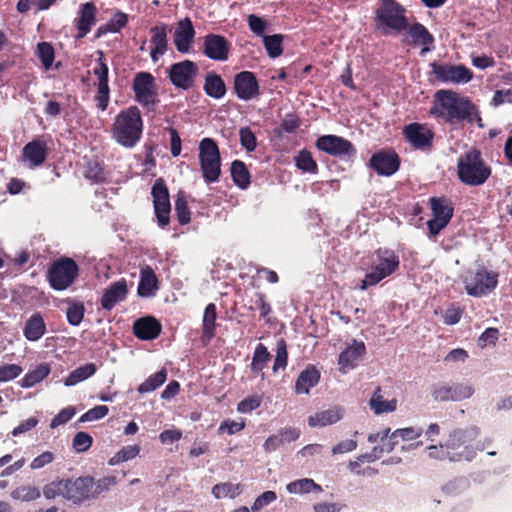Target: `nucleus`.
<instances>
[{"instance_id":"nucleus-1","label":"nucleus","mask_w":512,"mask_h":512,"mask_svg":"<svg viewBox=\"0 0 512 512\" xmlns=\"http://www.w3.org/2000/svg\"><path fill=\"white\" fill-rule=\"evenodd\" d=\"M479 435L480 429L474 425L450 431L445 441V446L448 448V460L471 462L478 451L485 450V443H491L490 439H486L484 442L477 441Z\"/></svg>"},{"instance_id":"nucleus-2","label":"nucleus","mask_w":512,"mask_h":512,"mask_svg":"<svg viewBox=\"0 0 512 512\" xmlns=\"http://www.w3.org/2000/svg\"><path fill=\"white\" fill-rule=\"evenodd\" d=\"M435 99L438 105L431 109V114L450 125L471 121V115L477 112L476 106L468 97H459L452 90L437 91Z\"/></svg>"},{"instance_id":"nucleus-3","label":"nucleus","mask_w":512,"mask_h":512,"mask_svg":"<svg viewBox=\"0 0 512 512\" xmlns=\"http://www.w3.org/2000/svg\"><path fill=\"white\" fill-rule=\"evenodd\" d=\"M143 119L137 106L121 110L115 117L111 133L113 139L125 148H133L143 133Z\"/></svg>"},{"instance_id":"nucleus-4","label":"nucleus","mask_w":512,"mask_h":512,"mask_svg":"<svg viewBox=\"0 0 512 512\" xmlns=\"http://www.w3.org/2000/svg\"><path fill=\"white\" fill-rule=\"evenodd\" d=\"M490 175L491 168L485 163L479 150L471 149L458 159L457 176L463 184L480 186Z\"/></svg>"},{"instance_id":"nucleus-5","label":"nucleus","mask_w":512,"mask_h":512,"mask_svg":"<svg viewBox=\"0 0 512 512\" xmlns=\"http://www.w3.org/2000/svg\"><path fill=\"white\" fill-rule=\"evenodd\" d=\"M405 13L406 9L396 0H380V5L375 10V29L382 35H388L391 31L399 33L406 30L408 19Z\"/></svg>"},{"instance_id":"nucleus-6","label":"nucleus","mask_w":512,"mask_h":512,"mask_svg":"<svg viewBox=\"0 0 512 512\" xmlns=\"http://www.w3.org/2000/svg\"><path fill=\"white\" fill-rule=\"evenodd\" d=\"M79 266L70 257L62 256L53 261L47 270V281L55 291H63L71 287L79 277Z\"/></svg>"},{"instance_id":"nucleus-7","label":"nucleus","mask_w":512,"mask_h":512,"mask_svg":"<svg viewBox=\"0 0 512 512\" xmlns=\"http://www.w3.org/2000/svg\"><path fill=\"white\" fill-rule=\"evenodd\" d=\"M199 161L203 178L206 183H214L221 175V156L216 141L204 138L199 144Z\"/></svg>"},{"instance_id":"nucleus-8","label":"nucleus","mask_w":512,"mask_h":512,"mask_svg":"<svg viewBox=\"0 0 512 512\" xmlns=\"http://www.w3.org/2000/svg\"><path fill=\"white\" fill-rule=\"evenodd\" d=\"M463 283L468 295L482 297L492 292L498 284V273L488 271L484 266L468 270Z\"/></svg>"},{"instance_id":"nucleus-9","label":"nucleus","mask_w":512,"mask_h":512,"mask_svg":"<svg viewBox=\"0 0 512 512\" xmlns=\"http://www.w3.org/2000/svg\"><path fill=\"white\" fill-rule=\"evenodd\" d=\"M135 101L148 111H154L159 103L154 76L149 72H139L132 82Z\"/></svg>"},{"instance_id":"nucleus-10","label":"nucleus","mask_w":512,"mask_h":512,"mask_svg":"<svg viewBox=\"0 0 512 512\" xmlns=\"http://www.w3.org/2000/svg\"><path fill=\"white\" fill-rule=\"evenodd\" d=\"M433 218L427 221L429 233L438 235L451 221L454 214L453 203L445 196L431 197L429 199Z\"/></svg>"},{"instance_id":"nucleus-11","label":"nucleus","mask_w":512,"mask_h":512,"mask_svg":"<svg viewBox=\"0 0 512 512\" xmlns=\"http://www.w3.org/2000/svg\"><path fill=\"white\" fill-rule=\"evenodd\" d=\"M315 146L318 150L342 160L352 159L357 154V150L351 141L333 134L318 137Z\"/></svg>"},{"instance_id":"nucleus-12","label":"nucleus","mask_w":512,"mask_h":512,"mask_svg":"<svg viewBox=\"0 0 512 512\" xmlns=\"http://www.w3.org/2000/svg\"><path fill=\"white\" fill-rule=\"evenodd\" d=\"M430 66L435 78L443 83L464 84L473 78V72L463 64H442L434 61Z\"/></svg>"},{"instance_id":"nucleus-13","label":"nucleus","mask_w":512,"mask_h":512,"mask_svg":"<svg viewBox=\"0 0 512 512\" xmlns=\"http://www.w3.org/2000/svg\"><path fill=\"white\" fill-rule=\"evenodd\" d=\"M169 79L178 89L189 90L194 86L198 75V66L191 60H183L170 66Z\"/></svg>"},{"instance_id":"nucleus-14","label":"nucleus","mask_w":512,"mask_h":512,"mask_svg":"<svg viewBox=\"0 0 512 512\" xmlns=\"http://www.w3.org/2000/svg\"><path fill=\"white\" fill-rule=\"evenodd\" d=\"M403 136L414 149L429 151L433 147L435 133L426 125L413 122L404 126Z\"/></svg>"},{"instance_id":"nucleus-15","label":"nucleus","mask_w":512,"mask_h":512,"mask_svg":"<svg viewBox=\"0 0 512 512\" xmlns=\"http://www.w3.org/2000/svg\"><path fill=\"white\" fill-rule=\"evenodd\" d=\"M233 90L237 98L243 101L258 98L261 94L259 82L251 71H241L234 76Z\"/></svg>"},{"instance_id":"nucleus-16","label":"nucleus","mask_w":512,"mask_h":512,"mask_svg":"<svg viewBox=\"0 0 512 512\" xmlns=\"http://www.w3.org/2000/svg\"><path fill=\"white\" fill-rule=\"evenodd\" d=\"M369 166L381 176H391L399 170L400 157L391 149H383L374 153Z\"/></svg>"},{"instance_id":"nucleus-17","label":"nucleus","mask_w":512,"mask_h":512,"mask_svg":"<svg viewBox=\"0 0 512 512\" xmlns=\"http://www.w3.org/2000/svg\"><path fill=\"white\" fill-rule=\"evenodd\" d=\"M474 393L471 385L455 383L453 385H436L432 390V397L437 402L462 401L470 398Z\"/></svg>"},{"instance_id":"nucleus-18","label":"nucleus","mask_w":512,"mask_h":512,"mask_svg":"<svg viewBox=\"0 0 512 512\" xmlns=\"http://www.w3.org/2000/svg\"><path fill=\"white\" fill-rule=\"evenodd\" d=\"M230 48V42L223 35L210 33L203 39V54L211 60L226 61Z\"/></svg>"},{"instance_id":"nucleus-19","label":"nucleus","mask_w":512,"mask_h":512,"mask_svg":"<svg viewBox=\"0 0 512 512\" xmlns=\"http://www.w3.org/2000/svg\"><path fill=\"white\" fill-rule=\"evenodd\" d=\"M68 500L74 504H80L84 501L94 499L93 496V477L82 476L76 479H67Z\"/></svg>"},{"instance_id":"nucleus-20","label":"nucleus","mask_w":512,"mask_h":512,"mask_svg":"<svg viewBox=\"0 0 512 512\" xmlns=\"http://www.w3.org/2000/svg\"><path fill=\"white\" fill-rule=\"evenodd\" d=\"M132 332L142 341L158 338L162 332V324L154 316H144L134 321Z\"/></svg>"},{"instance_id":"nucleus-21","label":"nucleus","mask_w":512,"mask_h":512,"mask_svg":"<svg viewBox=\"0 0 512 512\" xmlns=\"http://www.w3.org/2000/svg\"><path fill=\"white\" fill-rule=\"evenodd\" d=\"M97 8L94 3L86 2L80 6L77 17L74 19V26L77 29L76 39H83L96 23Z\"/></svg>"},{"instance_id":"nucleus-22","label":"nucleus","mask_w":512,"mask_h":512,"mask_svg":"<svg viewBox=\"0 0 512 512\" xmlns=\"http://www.w3.org/2000/svg\"><path fill=\"white\" fill-rule=\"evenodd\" d=\"M195 29L189 17H185L178 21L174 32V45L178 52L187 53L194 41Z\"/></svg>"},{"instance_id":"nucleus-23","label":"nucleus","mask_w":512,"mask_h":512,"mask_svg":"<svg viewBox=\"0 0 512 512\" xmlns=\"http://www.w3.org/2000/svg\"><path fill=\"white\" fill-rule=\"evenodd\" d=\"M128 294V286L126 279L122 278L112 282L105 290L101 297L100 304L104 310H112L118 303L124 301Z\"/></svg>"},{"instance_id":"nucleus-24","label":"nucleus","mask_w":512,"mask_h":512,"mask_svg":"<svg viewBox=\"0 0 512 512\" xmlns=\"http://www.w3.org/2000/svg\"><path fill=\"white\" fill-rule=\"evenodd\" d=\"M168 26L164 23L155 25L150 28V57L154 63H157L159 59L166 54L168 51V38H167Z\"/></svg>"},{"instance_id":"nucleus-25","label":"nucleus","mask_w":512,"mask_h":512,"mask_svg":"<svg viewBox=\"0 0 512 512\" xmlns=\"http://www.w3.org/2000/svg\"><path fill=\"white\" fill-rule=\"evenodd\" d=\"M365 352L366 346L364 342L354 340L350 346L339 354L338 364L340 371L346 373L348 370L354 369Z\"/></svg>"},{"instance_id":"nucleus-26","label":"nucleus","mask_w":512,"mask_h":512,"mask_svg":"<svg viewBox=\"0 0 512 512\" xmlns=\"http://www.w3.org/2000/svg\"><path fill=\"white\" fill-rule=\"evenodd\" d=\"M48 155L46 143L41 139H34L28 142L22 150V156L25 161L29 162L30 167H38L42 165Z\"/></svg>"},{"instance_id":"nucleus-27","label":"nucleus","mask_w":512,"mask_h":512,"mask_svg":"<svg viewBox=\"0 0 512 512\" xmlns=\"http://www.w3.org/2000/svg\"><path fill=\"white\" fill-rule=\"evenodd\" d=\"M320 381V371L314 365H307L306 368L300 372L296 383V394H309L312 387L316 386Z\"/></svg>"},{"instance_id":"nucleus-28","label":"nucleus","mask_w":512,"mask_h":512,"mask_svg":"<svg viewBox=\"0 0 512 512\" xmlns=\"http://www.w3.org/2000/svg\"><path fill=\"white\" fill-rule=\"evenodd\" d=\"M217 308L214 303H209L203 314L202 335L200 337L204 346H207L216 334Z\"/></svg>"},{"instance_id":"nucleus-29","label":"nucleus","mask_w":512,"mask_h":512,"mask_svg":"<svg viewBox=\"0 0 512 512\" xmlns=\"http://www.w3.org/2000/svg\"><path fill=\"white\" fill-rule=\"evenodd\" d=\"M46 333V323L40 312L33 313L23 327L24 337L31 342L38 341Z\"/></svg>"},{"instance_id":"nucleus-30","label":"nucleus","mask_w":512,"mask_h":512,"mask_svg":"<svg viewBox=\"0 0 512 512\" xmlns=\"http://www.w3.org/2000/svg\"><path fill=\"white\" fill-rule=\"evenodd\" d=\"M158 290V279L150 266L141 269L137 294L140 297L148 298L154 296Z\"/></svg>"},{"instance_id":"nucleus-31","label":"nucleus","mask_w":512,"mask_h":512,"mask_svg":"<svg viewBox=\"0 0 512 512\" xmlns=\"http://www.w3.org/2000/svg\"><path fill=\"white\" fill-rule=\"evenodd\" d=\"M343 417V409L334 407L328 410H323L308 417V425L310 427H325L340 421Z\"/></svg>"},{"instance_id":"nucleus-32","label":"nucleus","mask_w":512,"mask_h":512,"mask_svg":"<svg viewBox=\"0 0 512 512\" xmlns=\"http://www.w3.org/2000/svg\"><path fill=\"white\" fill-rule=\"evenodd\" d=\"M203 90L207 96L214 99L223 98L227 92L224 80L216 72H208L206 74Z\"/></svg>"},{"instance_id":"nucleus-33","label":"nucleus","mask_w":512,"mask_h":512,"mask_svg":"<svg viewBox=\"0 0 512 512\" xmlns=\"http://www.w3.org/2000/svg\"><path fill=\"white\" fill-rule=\"evenodd\" d=\"M376 256L378 262L375 266L383 269L389 276L398 269L399 257L393 250L379 248L376 251Z\"/></svg>"},{"instance_id":"nucleus-34","label":"nucleus","mask_w":512,"mask_h":512,"mask_svg":"<svg viewBox=\"0 0 512 512\" xmlns=\"http://www.w3.org/2000/svg\"><path fill=\"white\" fill-rule=\"evenodd\" d=\"M249 311H259L260 319H263L267 324L272 323L271 314L272 307L267 301L266 295L262 292H256L249 300Z\"/></svg>"},{"instance_id":"nucleus-35","label":"nucleus","mask_w":512,"mask_h":512,"mask_svg":"<svg viewBox=\"0 0 512 512\" xmlns=\"http://www.w3.org/2000/svg\"><path fill=\"white\" fill-rule=\"evenodd\" d=\"M51 372L49 363H40L34 369L29 370L20 381L22 388H31L43 381Z\"/></svg>"},{"instance_id":"nucleus-36","label":"nucleus","mask_w":512,"mask_h":512,"mask_svg":"<svg viewBox=\"0 0 512 512\" xmlns=\"http://www.w3.org/2000/svg\"><path fill=\"white\" fill-rule=\"evenodd\" d=\"M270 360L271 354L267 347L262 343L257 344L250 364L251 371L254 374H261V378L264 379L265 374L263 369L267 366Z\"/></svg>"},{"instance_id":"nucleus-37","label":"nucleus","mask_w":512,"mask_h":512,"mask_svg":"<svg viewBox=\"0 0 512 512\" xmlns=\"http://www.w3.org/2000/svg\"><path fill=\"white\" fill-rule=\"evenodd\" d=\"M230 170L232 180L238 188L245 190L250 186L251 175L243 161L234 160Z\"/></svg>"},{"instance_id":"nucleus-38","label":"nucleus","mask_w":512,"mask_h":512,"mask_svg":"<svg viewBox=\"0 0 512 512\" xmlns=\"http://www.w3.org/2000/svg\"><path fill=\"white\" fill-rule=\"evenodd\" d=\"M83 173L92 183H102L106 180L103 164L96 158H85Z\"/></svg>"},{"instance_id":"nucleus-39","label":"nucleus","mask_w":512,"mask_h":512,"mask_svg":"<svg viewBox=\"0 0 512 512\" xmlns=\"http://www.w3.org/2000/svg\"><path fill=\"white\" fill-rule=\"evenodd\" d=\"M406 30H408V35L411 37L414 45L428 46L434 43L433 35L420 23L408 24Z\"/></svg>"},{"instance_id":"nucleus-40","label":"nucleus","mask_w":512,"mask_h":512,"mask_svg":"<svg viewBox=\"0 0 512 512\" xmlns=\"http://www.w3.org/2000/svg\"><path fill=\"white\" fill-rule=\"evenodd\" d=\"M97 371V367L94 363H86L83 366H80L69 373V375L64 379L65 386H74L91 376H93Z\"/></svg>"},{"instance_id":"nucleus-41","label":"nucleus","mask_w":512,"mask_h":512,"mask_svg":"<svg viewBox=\"0 0 512 512\" xmlns=\"http://www.w3.org/2000/svg\"><path fill=\"white\" fill-rule=\"evenodd\" d=\"M175 213L180 225H187L191 221V211L188 206V197L182 190L175 195Z\"/></svg>"},{"instance_id":"nucleus-42","label":"nucleus","mask_w":512,"mask_h":512,"mask_svg":"<svg viewBox=\"0 0 512 512\" xmlns=\"http://www.w3.org/2000/svg\"><path fill=\"white\" fill-rule=\"evenodd\" d=\"M369 405L374 413L379 415L395 411L397 407V400L392 399L390 401H385L381 395V388L377 387L369 401Z\"/></svg>"},{"instance_id":"nucleus-43","label":"nucleus","mask_w":512,"mask_h":512,"mask_svg":"<svg viewBox=\"0 0 512 512\" xmlns=\"http://www.w3.org/2000/svg\"><path fill=\"white\" fill-rule=\"evenodd\" d=\"M422 434L423 429L420 427H406L397 429L390 436V441L387 444L386 452L390 453L394 450V447L397 444V441H395L397 437L401 438L404 441H409L419 438Z\"/></svg>"},{"instance_id":"nucleus-44","label":"nucleus","mask_w":512,"mask_h":512,"mask_svg":"<svg viewBox=\"0 0 512 512\" xmlns=\"http://www.w3.org/2000/svg\"><path fill=\"white\" fill-rule=\"evenodd\" d=\"M286 489L291 494L321 493L323 491L322 487L310 478L292 481L287 485Z\"/></svg>"},{"instance_id":"nucleus-45","label":"nucleus","mask_w":512,"mask_h":512,"mask_svg":"<svg viewBox=\"0 0 512 512\" xmlns=\"http://www.w3.org/2000/svg\"><path fill=\"white\" fill-rule=\"evenodd\" d=\"M294 160L295 165L299 170L312 174H316L318 172V165L313 159L311 152L307 149L300 150L294 157Z\"/></svg>"},{"instance_id":"nucleus-46","label":"nucleus","mask_w":512,"mask_h":512,"mask_svg":"<svg viewBox=\"0 0 512 512\" xmlns=\"http://www.w3.org/2000/svg\"><path fill=\"white\" fill-rule=\"evenodd\" d=\"M167 379V371L165 369H161L153 375H150L143 383H141L137 391L140 394H145L148 392H152L159 388L161 385L165 383Z\"/></svg>"},{"instance_id":"nucleus-47","label":"nucleus","mask_w":512,"mask_h":512,"mask_svg":"<svg viewBox=\"0 0 512 512\" xmlns=\"http://www.w3.org/2000/svg\"><path fill=\"white\" fill-rule=\"evenodd\" d=\"M43 495L47 499H54L61 496L68 500V483L67 479H59L52 481L43 488Z\"/></svg>"},{"instance_id":"nucleus-48","label":"nucleus","mask_w":512,"mask_h":512,"mask_svg":"<svg viewBox=\"0 0 512 512\" xmlns=\"http://www.w3.org/2000/svg\"><path fill=\"white\" fill-rule=\"evenodd\" d=\"M98 58L96 67L93 68V74L98 79L97 86H109V68L106 63L105 54L102 50L97 51Z\"/></svg>"},{"instance_id":"nucleus-49","label":"nucleus","mask_w":512,"mask_h":512,"mask_svg":"<svg viewBox=\"0 0 512 512\" xmlns=\"http://www.w3.org/2000/svg\"><path fill=\"white\" fill-rule=\"evenodd\" d=\"M264 47L270 58H277L283 53V36L281 34L267 35L263 37Z\"/></svg>"},{"instance_id":"nucleus-50","label":"nucleus","mask_w":512,"mask_h":512,"mask_svg":"<svg viewBox=\"0 0 512 512\" xmlns=\"http://www.w3.org/2000/svg\"><path fill=\"white\" fill-rule=\"evenodd\" d=\"M67 303H68V308L66 310L67 321L72 326H78L84 318V314H85L84 304L82 302H77V301H72V300L67 301Z\"/></svg>"},{"instance_id":"nucleus-51","label":"nucleus","mask_w":512,"mask_h":512,"mask_svg":"<svg viewBox=\"0 0 512 512\" xmlns=\"http://www.w3.org/2000/svg\"><path fill=\"white\" fill-rule=\"evenodd\" d=\"M37 55L43 65L48 70L51 68L55 59V51L51 43L40 42L37 45Z\"/></svg>"},{"instance_id":"nucleus-52","label":"nucleus","mask_w":512,"mask_h":512,"mask_svg":"<svg viewBox=\"0 0 512 512\" xmlns=\"http://www.w3.org/2000/svg\"><path fill=\"white\" fill-rule=\"evenodd\" d=\"M11 497L15 500L29 502L38 499L40 491L34 486H20L11 492Z\"/></svg>"},{"instance_id":"nucleus-53","label":"nucleus","mask_w":512,"mask_h":512,"mask_svg":"<svg viewBox=\"0 0 512 512\" xmlns=\"http://www.w3.org/2000/svg\"><path fill=\"white\" fill-rule=\"evenodd\" d=\"M154 213L157 219V223L159 227L165 228L170 223V213H171V203L168 202H159L157 204H153Z\"/></svg>"},{"instance_id":"nucleus-54","label":"nucleus","mask_w":512,"mask_h":512,"mask_svg":"<svg viewBox=\"0 0 512 512\" xmlns=\"http://www.w3.org/2000/svg\"><path fill=\"white\" fill-rule=\"evenodd\" d=\"M153 204L170 201L169 190L163 178H158L151 189Z\"/></svg>"},{"instance_id":"nucleus-55","label":"nucleus","mask_w":512,"mask_h":512,"mask_svg":"<svg viewBox=\"0 0 512 512\" xmlns=\"http://www.w3.org/2000/svg\"><path fill=\"white\" fill-rule=\"evenodd\" d=\"M288 364L287 345L284 339L277 342L276 355L273 364V371L277 372L279 369H285Z\"/></svg>"},{"instance_id":"nucleus-56","label":"nucleus","mask_w":512,"mask_h":512,"mask_svg":"<svg viewBox=\"0 0 512 512\" xmlns=\"http://www.w3.org/2000/svg\"><path fill=\"white\" fill-rule=\"evenodd\" d=\"M117 479L113 475L105 476L101 479L95 480L93 478V496L94 499L98 498L102 493L109 491L111 487L116 485Z\"/></svg>"},{"instance_id":"nucleus-57","label":"nucleus","mask_w":512,"mask_h":512,"mask_svg":"<svg viewBox=\"0 0 512 512\" xmlns=\"http://www.w3.org/2000/svg\"><path fill=\"white\" fill-rule=\"evenodd\" d=\"M388 276L389 275L385 273L383 269L374 266L372 270L365 275V278L361 282L360 288L365 290L368 286L376 285Z\"/></svg>"},{"instance_id":"nucleus-58","label":"nucleus","mask_w":512,"mask_h":512,"mask_svg":"<svg viewBox=\"0 0 512 512\" xmlns=\"http://www.w3.org/2000/svg\"><path fill=\"white\" fill-rule=\"evenodd\" d=\"M240 144L247 152H252L257 147V139L249 127H243L239 130Z\"/></svg>"},{"instance_id":"nucleus-59","label":"nucleus","mask_w":512,"mask_h":512,"mask_svg":"<svg viewBox=\"0 0 512 512\" xmlns=\"http://www.w3.org/2000/svg\"><path fill=\"white\" fill-rule=\"evenodd\" d=\"M262 396L252 395L241 400L237 405V411L240 413H249L259 408L262 404Z\"/></svg>"},{"instance_id":"nucleus-60","label":"nucleus","mask_w":512,"mask_h":512,"mask_svg":"<svg viewBox=\"0 0 512 512\" xmlns=\"http://www.w3.org/2000/svg\"><path fill=\"white\" fill-rule=\"evenodd\" d=\"M23 369L18 364H4L0 366V382H8L17 378Z\"/></svg>"},{"instance_id":"nucleus-61","label":"nucleus","mask_w":512,"mask_h":512,"mask_svg":"<svg viewBox=\"0 0 512 512\" xmlns=\"http://www.w3.org/2000/svg\"><path fill=\"white\" fill-rule=\"evenodd\" d=\"M93 443V439L87 432H77L73 438V448L77 452L87 451Z\"/></svg>"},{"instance_id":"nucleus-62","label":"nucleus","mask_w":512,"mask_h":512,"mask_svg":"<svg viewBox=\"0 0 512 512\" xmlns=\"http://www.w3.org/2000/svg\"><path fill=\"white\" fill-rule=\"evenodd\" d=\"M109 412L105 405H98L85 412L79 419L80 422L95 421L104 418Z\"/></svg>"},{"instance_id":"nucleus-63","label":"nucleus","mask_w":512,"mask_h":512,"mask_svg":"<svg viewBox=\"0 0 512 512\" xmlns=\"http://www.w3.org/2000/svg\"><path fill=\"white\" fill-rule=\"evenodd\" d=\"M96 106L99 110L105 111L109 105L110 88L109 86H97V92L94 96Z\"/></svg>"},{"instance_id":"nucleus-64","label":"nucleus","mask_w":512,"mask_h":512,"mask_svg":"<svg viewBox=\"0 0 512 512\" xmlns=\"http://www.w3.org/2000/svg\"><path fill=\"white\" fill-rule=\"evenodd\" d=\"M244 428H245L244 420H241L240 422H236L234 420L227 419V420H224L220 424V426L218 428V433L222 434V433L226 432L229 435H234V434L242 431Z\"/></svg>"}]
</instances>
